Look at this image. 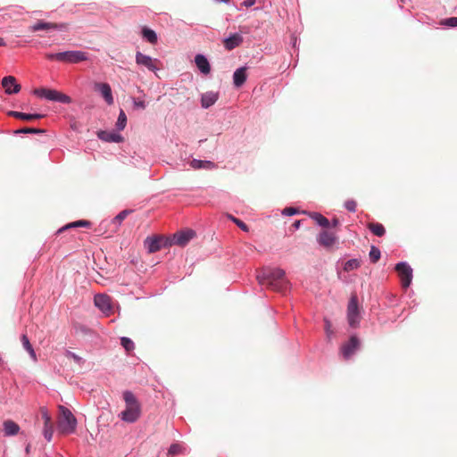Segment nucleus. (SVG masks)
<instances>
[{
    "mask_svg": "<svg viewBox=\"0 0 457 457\" xmlns=\"http://www.w3.org/2000/svg\"><path fill=\"white\" fill-rule=\"evenodd\" d=\"M21 344H22V346L23 348L27 351L28 349H29L32 345L29 342V337H27L26 334H22L21 337Z\"/></svg>",
    "mask_w": 457,
    "mask_h": 457,
    "instance_id": "41",
    "label": "nucleus"
},
{
    "mask_svg": "<svg viewBox=\"0 0 457 457\" xmlns=\"http://www.w3.org/2000/svg\"><path fill=\"white\" fill-rule=\"evenodd\" d=\"M356 206L357 204L353 199H348L345 202V208L351 212H356Z\"/></svg>",
    "mask_w": 457,
    "mask_h": 457,
    "instance_id": "39",
    "label": "nucleus"
},
{
    "mask_svg": "<svg viewBox=\"0 0 457 457\" xmlns=\"http://www.w3.org/2000/svg\"><path fill=\"white\" fill-rule=\"evenodd\" d=\"M162 238L160 237H147L145 240V246L149 253H155L162 246Z\"/></svg>",
    "mask_w": 457,
    "mask_h": 457,
    "instance_id": "18",
    "label": "nucleus"
},
{
    "mask_svg": "<svg viewBox=\"0 0 457 457\" xmlns=\"http://www.w3.org/2000/svg\"><path fill=\"white\" fill-rule=\"evenodd\" d=\"M369 229L377 237H383L386 233V229L381 223H369Z\"/></svg>",
    "mask_w": 457,
    "mask_h": 457,
    "instance_id": "30",
    "label": "nucleus"
},
{
    "mask_svg": "<svg viewBox=\"0 0 457 457\" xmlns=\"http://www.w3.org/2000/svg\"><path fill=\"white\" fill-rule=\"evenodd\" d=\"M95 89L101 94L107 104H113V96L111 86L108 83L98 82L95 84Z\"/></svg>",
    "mask_w": 457,
    "mask_h": 457,
    "instance_id": "12",
    "label": "nucleus"
},
{
    "mask_svg": "<svg viewBox=\"0 0 457 457\" xmlns=\"http://www.w3.org/2000/svg\"><path fill=\"white\" fill-rule=\"evenodd\" d=\"M194 232L192 230L181 231L174 235V243L178 245H185L193 237Z\"/></svg>",
    "mask_w": 457,
    "mask_h": 457,
    "instance_id": "21",
    "label": "nucleus"
},
{
    "mask_svg": "<svg viewBox=\"0 0 457 457\" xmlns=\"http://www.w3.org/2000/svg\"><path fill=\"white\" fill-rule=\"evenodd\" d=\"M131 212L130 210H123L119 212L112 220L113 224L120 225L127 216Z\"/></svg>",
    "mask_w": 457,
    "mask_h": 457,
    "instance_id": "33",
    "label": "nucleus"
},
{
    "mask_svg": "<svg viewBox=\"0 0 457 457\" xmlns=\"http://www.w3.org/2000/svg\"><path fill=\"white\" fill-rule=\"evenodd\" d=\"M255 4V0H244L242 4L245 7H251Z\"/></svg>",
    "mask_w": 457,
    "mask_h": 457,
    "instance_id": "46",
    "label": "nucleus"
},
{
    "mask_svg": "<svg viewBox=\"0 0 457 457\" xmlns=\"http://www.w3.org/2000/svg\"><path fill=\"white\" fill-rule=\"evenodd\" d=\"M33 94L38 97L47 99L49 101L62 103V104H71V98L54 89H49V88H35L33 90Z\"/></svg>",
    "mask_w": 457,
    "mask_h": 457,
    "instance_id": "4",
    "label": "nucleus"
},
{
    "mask_svg": "<svg viewBox=\"0 0 457 457\" xmlns=\"http://www.w3.org/2000/svg\"><path fill=\"white\" fill-rule=\"evenodd\" d=\"M142 36L150 44H155L158 40L155 31L146 27L143 28Z\"/></svg>",
    "mask_w": 457,
    "mask_h": 457,
    "instance_id": "27",
    "label": "nucleus"
},
{
    "mask_svg": "<svg viewBox=\"0 0 457 457\" xmlns=\"http://www.w3.org/2000/svg\"><path fill=\"white\" fill-rule=\"evenodd\" d=\"M20 427L12 420L4 422V432L5 436H14L18 434Z\"/></svg>",
    "mask_w": 457,
    "mask_h": 457,
    "instance_id": "25",
    "label": "nucleus"
},
{
    "mask_svg": "<svg viewBox=\"0 0 457 457\" xmlns=\"http://www.w3.org/2000/svg\"><path fill=\"white\" fill-rule=\"evenodd\" d=\"M412 270L405 262H402V287H408L411 282Z\"/></svg>",
    "mask_w": 457,
    "mask_h": 457,
    "instance_id": "22",
    "label": "nucleus"
},
{
    "mask_svg": "<svg viewBox=\"0 0 457 457\" xmlns=\"http://www.w3.org/2000/svg\"><path fill=\"white\" fill-rule=\"evenodd\" d=\"M219 99V93L208 91L202 95L201 105L203 108L207 109L213 105Z\"/></svg>",
    "mask_w": 457,
    "mask_h": 457,
    "instance_id": "17",
    "label": "nucleus"
},
{
    "mask_svg": "<svg viewBox=\"0 0 457 457\" xmlns=\"http://www.w3.org/2000/svg\"><path fill=\"white\" fill-rule=\"evenodd\" d=\"M135 105L137 107H140L142 109H144L145 107V102L144 101H138V102H135Z\"/></svg>",
    "mask_w": 457,
    "mask_h": 457,
    "instance_id": "48",
    "label": "nucleus"
},
{
    "mask_svg": "<svg viewBox=\"0 0 457 457\" xmlns=\"http://www.w3.org/2000/svg\"><path fill=\"white\" fill-rule=\"evenodd\" d=\"M243 42V36L239 33H234L226 37L223 41L224 47L231 51L239 46Z\"/></svg>",
    "mask_w": 457,
    "mask_h": 457,
    "instance_id": "15",
    "label": "nucleus"
},
{
    "mask_svg": "<svg viewBox=\"0 0 457 457\" xmlns=\"http://www.w3.org/2000/svg\"><path fill=\"white\" fill-rule=\"evenodd\" d=\"M66 357L72 359L79 366H82L85 363V360L71 351H66Z\"/></svg>",
    "mask_w": 457,
    "mask_h": 457,
    "instance_id": "35",
    "label": "nucleus"
},
{
    "mask_svg": "<svg viewBox=\"0 0 457 457\" xmlns=\"http://www.w3.org/2000/svg\"><path fill=\"white\" fill-rule=\"evenodd\" d=\"M347 320L351 328H357L360 324V312L356 295H352L347 306Z\"/></svg>",
    "mask_w": 457,
    "mask_h": 457,
    "instance_id": "5",
    "label": "nucleus"
},
{
    "mask_svg": "<svg viewBox=\"0 0 457 457\" xmlns=\"http://www.w3.org/2000/svg\"><path fill=\"white\" fill-rule=\"evenodd\" d=\"M120 345L127 352L132 351L135 347L134 342L130 338L126 337H122L120 338Z\"/></svg>",
    "mask_w": 457,
    "mask_h": 457,
    "instance_id": "34",
    "label": "nucleus"
},
{
    "mask_svg": "<svg viewBox=\"0 0 457 457\" xmlns=\"http://www.w3.org/2000/svg\"><path fill=\"white\" fill-rule=\"evenodd\" d=\"M123 400L126 408L120 412V419L129 423L136 422L141 414V407L137 399L132 392L127 390L123 392Z\"/></svg>",
    "mask_w": 457,
    "mask_h": 457,
    "instance_id": "2",
    "label": "nucleus"
},
{
    "mask_svg": "<svg viewBox=\"0 0 457 457\" xmlns=\"http://www.w3.org/2000/svg\"><path fill=\"white\" fill-rule=\"evenodd\" d=\"M232 220L237 224V226L240 228L242 230L248 231V227L244 221L237 218H233Z\"/></svg>",
    "mask_w": 457,
    "mask_h": 457,
    "instance_id": "43",
    "label": "nucleus"
},
{
    "mask_svg": "<svg viewBox=\"0 0 457 457\" xmlns=\"http://www.w3.org/2000/svg\"><path fill=\"white\" fill-rule=\"evenodd\" d=\"M301 222H302V220H295V221L292 224L293 228H294L295 230L299 229V228H300V227H301Z\"/></svg>",
    "mask_w": 457,
    "mask_h": 457,
    "instance_id": "47",
    "label": "nucleus"
},
{
    "mask_svg": "<svg viewBox=\"0 0 457 457\" xmlns=\"http://www.w3.org/2000/svg\"><path fill=\"white\" fill-rule=\"evenodd\" d=\"M441 24L449 27H457V17L447 18L441 21Z\"/></svg>",
    "mask_w": 457,
    "mask_h": 457,
    "instance_id": "40",
    "label": "nucleus"
},
{
    "mask_svg": "<svg viewBox=\"0 0 457 457\" xmlns=\"http://www.w3.org/2000/svg\"><path fill=\"white\" fill-rule=\"evenodd\" d=\"M330 327H331V324H330L329 320H325V331H326L328 337H330V336L332 334Z\"/></svg>",
    "mask_w": 457,
    "mask_h": 457,
    "instance_id": "44",
    "label": "nucleus"
},
{
    "mask_svg": "<svg viewBox=\"0 0 457 457\" xmlns=\"http://www.w3.org/2000/svg\"><path fill=\"white\" fill-rule=\"evenodd\" d=\"M298 213V210L295 207H286L283 211H282V214L285 215V216H292V215H295Z\"/></svg>",
    "mask_w": 457,
    "mask_h": 457,
    "instance_id": "42",
    "label": "nucleus"
},
{
    "mask_svg": "<svg viewBox=\"0 0 457 457\" xmlns=\"http://www.w3.org/2000/svg\"><path fill=\"white\" fill-rule=\"evenodd\" d=\"M42 419L44 420V426L53 425L51 421V416L49 415L46 408L43 407L40 409Z\"/></svg>",
    "mask_w": 457,
    "mask_h": 457,
    "instance_id": "36",
    "label": "nucleus"
},
{
    "mask_svg": "<svg viewBox=\"0 0 457 457\" xmlns=\"http://www.w3.org/2000/svg\"><path fill=\"white\" fill-rule=\"evenodd\" d=\"M8 115L14 117L16 119L24 120L41 119L44 116L40 113H25V112H16V111L8 112Z\"/></svg>",
    "mask_w": 457,
    "mask_h": 457,
    "instance_id": "23",
    "label": "nucleus"
},
{
    "mask_svg": "<svg viewBox=\"0 0 457 457\" xmlns=\"http://www.w3.org/2000/svg\"><path fill=\"white\" fill-rule=\"evenodd\" d=\"M43 132H44V130H42V129H35V128H28V127L16 130L17 134H21V133L39 134V133H43Z\"/></svg>",
    "mask_w": 457,
    "mask_h": 457,
    "instance_id": "37",
    "label": "nucleus"
},
{
    "mask_svg": "<svg viewBox=\"0 0 457 457\" xmlns=\"http://www.w3.org/2000/svg\"><path fill=\"white\" fill-rule=\"evenodd\" d=\"M46 58L49 61H58L66 63H79L88 60V54L79 50H70L59 53H47Z\"/></svg>",
    "mask_w": 457,
    "mask_h": 457,
    "instance_id": "3",
    "label": "nucleus"
},
{
    "mask_svg": "<svg viewBox=\"0 0 457 457\" xmlns=\"http://www.w3.org/2000/svg\"><path fill=\"white\" fill-rule=\"evenodd\" d=\"M66 29L65 24H57V23H52V22H46L44 21H39L37 23H35L33 26H31L30 30L33 32L39 31V30H48V29H60L63 30Z\"/></svg>",
    "mask_w": 457,
    "mask_h": 457,
    "instance_id": "13",
    "label": "nucleus"
},
{
    "mask_svg": "<svg viewBox=\"0 0 457 457\" xmlns=\"http://www.w3.org/2000/svg\"><path fill=\"white\" fill-rule=\"evenodd\" d=\"M310 217L321 228H328L330 227V221L320 212H311Z\"/></svg>",
    "mask_w": 457,
    "mask_h": 457,
    "instance_id": "26",
    "label": "nucleus"
},
{
    "mask_svg": "<svg viewBox=\"0 0 457 457\" xmlns=\"http://www.w3.org/2000/svg\"><path fill=\"white\" fill-rule=\"evenodd\" d=\"M256 278L261 287L285 293L288 288L286 273L279 268H262L257 271Z\"/></svg>",
    "mask_w": 457,
    "mask_h": 457,
    "instance_id": "1",
    "label": "nucleus"
},
{
    "mask_svg": "<svg viewBox=\"0 0 457 457\" xmlns=\"http://www.w3.org/2000/svg\"><path fill=\"white\" fill-rule=\"evenodd\" d=\"M187 453V445L184 443H174L168 449V455L174 456Z\"/></svg>",
    "mask_w": 457,
    "mask_h": 457,
    "instance_id": "24",
    "label": "nucleus"
},
{
    "mask_svg": "<svg viewBox=\"0 0 457 457\" xmlns=\"http://www.w3.org/2000/svg\"><path fill=\"white\" fill-rule=\"evenodd\" d=\"M217 2H220V3H228L229 0H216Z\"/></svg>",
    "mask_w": 457,
    "mask_h": 457,
    "instance_id": "53",
    "label": "nucleus"
},
{
    "mask_svg": "<svg viewBox=\"0 0 457 457\" xmlns=\"http://www.w3.org/2000/svg\"><path fill=\"white\" fill-rule=\"evenodd\" d=\"M380 256H381L380 250L377 246L372 245L370 247V251L369 253L370 262L372 263H376L380 259Z\"/></svg>",
    "mask_w": 457,
    "mask_h": 457,
    "instance_id": "32",
    "label": "nucleus"
},
{
    "mask_svg": "<svg viewBox=\"0 0 457 457\" xmlns=\"http://www.w3.org/2000/svg\"><path fill=\"white\" fill-rule=\"evenodd\" d=\"M246 67H240L234 71L233 83L236 87H242L246 81Z\"/></svg>",
    "mask_w": 457,
    "mask_h": 457,
    "instance_id": "20",
    "label": "nucleus"
},
{
    "mask_svg": "<svg viewBox=\"0 0 457 457\" xmlns=\"http://www.w3.org/2000/svg\"><path fill=\"white\" fill-rule=\"evenodd\" d=\"M62 419L60 421V428L66 433H72L77 425V420L71 411L64 407H62Z\"/></svg>",
    "mask_w": 457,
    "mask_h": 457,
    "instance_id": "6",
    "label": "nucleus"
},
{
    "mask_svg": "<svg viewBox=\"0 0 457 457\" xmlns=\"http://www.w3.org/2000/svg\"><path fill=\"white\" fill-rule=\"evenodd\" d=\"M190 167L194 170H215L218 168V165L211 161L207 160H198V159H193L190 162Z\"/></svg>",
    "mask_w": 457,
    "mask_h": 457,
    "instance_id": "16",
    "label": "nucleus"
},
{
    "mask_svg": "<svg viewBox=\"0 0 457 457\" xmlns=\"http://www.w3.org/2000/svg\"><path fill=\"white\" fill-rule=\"evenodd\" d=\"M95 305L106 316H109L112 312L111 297L104 294H98L94 298Z\"/></svg>",
    "mask_w": 457,
    "mask_h": 457,
    "instance_id": "7",
    "label": "nucleus"
},
{
    "mask_svg": "<svg viewBox=\"0 0 457 457\" xmlns=\"http://www.w3.org/2000/svg\"><path fill=\"white\" fill-rule=\"evenodd\" d=\"M5 46V41L4 38L0 37V46Z\"/></svg>",
    "mask_w": 457,
    "mask_h": 457,
    "instance_id": "51",
    "label": "nucleus"
},
{
    "mask_svg": "<svg viewBox=\"0 0 457 457\" xmlns=\"http://www.w3.org/2000/svg\"><path fill=\"white\" fill-rule=\"evenodd\" d=\"M28 353L29 354L30 358L36 361H37V354L33 349V347L31 346L29 349L27 350Z\"/></svg>",
    "mask_w": 457,
    "mask_h": 457,
    "instance_id": "45",
    "label": "nucleus"
},
{
    "mask_svg": "<svg viewBox=\"0 0 457 457\" xmlns=\"http://www.w3.org/2000/svg\"><path fill=\"white\" fill-rule=\"evenodd\" d=\"M43 433H44V437L46 438V440L50 442L52 440L53 434H54L53 425H48L47 427L44 426Z\"/></svg>",
    "mask_w": 457,
    "mask_h": 457,
    "instance_id": "38",
    "label": "nucleus"
},
{
    "mask_svg": "<svg viewBox=\"0 0 457 457\" xmlns=\"http://www.w3.org/2000/svg\"><path fill=\"white\" fill-rule=\"evenodd\" d=\"M317 242L324 248L330 249L337 242V237L334 232L322 230L317 237Z\"/></svg>",
    "mask_w": 457,
    "mask_h": 457,
    "instance_id": "8",
    "label": "nucleus"
},
{
    "mask_svg": "<svg viewBox=\"0 0 457 457\" xmlns=\"http://www.w3.org/2000/svg\"><path fill=\"white\" fill-rule=\"evenodd\" d=\"M118 132L115 131H106V130H100L97 133V137L99 139L109 142V143H120L123 141V137Z\"/></svg>",
    "mask_w": 457,
    "mask_h": 457,
    "instance_id": "14",
    "label": "nucleus"
},
{
    "mask_svg": "<svg viewBox=\"0 0 457 457\" xmlns=\"http://www.w3.org/2000/svg\"><path fill=\"white\" fill-rule=\"evenodd\" d=\"M4 364H5V362L4 361L2 357L0 356V365L4 366Z\"/></svg>",
    "mask_w": 457,
    "mask_h": 457,
    "instance_id": "52",
    "label": "nucleus"
},
{
    "mask_svg": "<svg viewBox=\"0 0 457 457\" xmlns=\"http://www.w3.org/2000/svg\"><path fill=\"white\" fill-rule=\"evenodd\" d=\"M136 62L137 65L144 66L151 71H155L158 70V60L153 59L151 56L144 54L139 51L136 53Z\"/></svg>",
    "mask_w": 457,
    "mask_h": 457,
    "instance_id": "9",
    "label": "nucleus"
},
{
    "mask_svg": "<svg viewBox=\"0 0 457 457\" xmlns=\"http://www.w3.org/2000/svg\"><path fill=\"white\" fill-rule=\"evenodd\" d=\"M400 262L395 264V270L400 274Z\"/></svg>",
    "mask_w": 457,
    "mask_h": 457,
    "instance_id": "50",
    "label": "nucleus"
},
{
    "mask_svg": "<svg viewBox=\"0 0 457 457\" xmlns=\"http://www.w3.org/2000/svg\"><path fill=\"white\" fill-rule=\"evenodd\" d=\"M338 225H339V220L337 219H333L332 220V223L330 224V226L337 227Z\"/></svg>",
    "mask_w": 457,
    "mask_h": 457,
    "instance_id": "49",
    "label": "nucleus"
},
{
    "mask_svg": "<svg viewBox=\"0 0 457 457\" xmlns=\"http://www.w3.org/2000/svg\"><path fill=\"white\" fill-rule=\"evenodd\" d=\"M80 227L88 228V227H90V222L88 220H77L74 222H71V223L63 226L62 228H60L58 230V233H61L69 228H80Z\"/></svg>",
    "mask_w": 457,
    "mask_h": 457,
    "instance_id": "28",
    "label": "nucleus"
},
{
    "mask_svg": "<svg viewBox=\"0 0 457 457\" xmlns=\"http://www.w3.org/2000/svg\"><path fill=\"white\" fill-rule=\"evenodd\" d=\"M2 87L7 95L16 94L21 90V85L17 83L13 76H5L2 79Z\"/></svg>",
    "mask_w": 457,
    "mask_h": 457,
    "instance_id": "11",
    "label": "nucleus"
},
{
    "mask_svg": "<svg viewBox=\"0 0 457 457\" xmlns=\"http://www.w3.org/2000/svg\"><path fill=\"white\" fill-rule=\"evenodd\" d=\"M361 266V261L358 259H350L343 263V270L349 272L357 270Z\"/></svg>",
    "mask_w": 457,
    "mask_h": 457,
    "instance_id": "29",
    "label": "nucleus"
},
{
    "mask_svg": "<svg viewBox=\"0 0 457 457\" xmlns=\"http://www.w3.org/2000/svg\"><path fill=\"white\" fill-rule=\"evenodd\" d=\"M359 339L356 336H352L348 342L341 346V353L345 359L351 358L359 348Z\"/></svg>",
    "mask_w": 457,
    "mask_h": 457,
    "instance_id": "10",
    "label": "nucleus"
},
{
    "mask_svg": "<svg viewBox=\"0 0 457 457\" xmlns=\"http://www.w3.org/2000/svg\"><path fill=\"white\" fill-rule=\"evenodd\" d=\"M126 125H127V115H126L125 112L122 109H120L116 124H115V128L118 131H122L125 129Z\"/></svg>",
    "mask_w": 457,
    "mask_h": 457,
    "instance_id": "31",
    "label": "nucleus"
},
{
    "mask_svg": "<svg viewBox=\"0 0 457 457\" xmlns=\"http://www.w3.org/2000/svg\"><path fill=\"white\" fill-rule=\"evenodd\" d=\"M195 62L198 70L204 75H207L211 71V65L207 58L201 54H198L195 57Z\"/></svg>",
    "mask_w": 457,
    "mask_h": 457,
    "instance_id": "19",
    "label": "nucleus"
}]
</instances>
